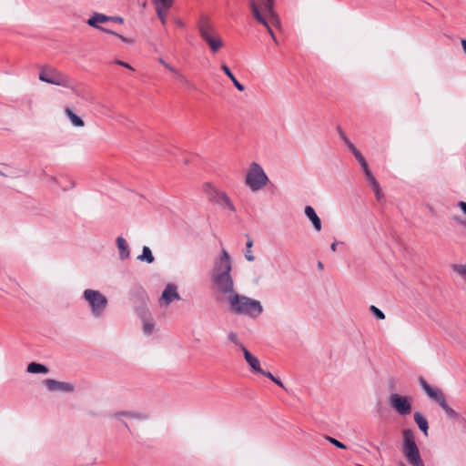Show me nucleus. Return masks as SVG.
I'll list each match as a JSON object with an SVG mask.
<instances>
[{
  "label": "nucleus",
  "mask_w": 466,
  "mask_h": 466,
  "mask_svg": "<svg viewBox=\"0 0 466 466\" xmlns=\"http://www.w3.org/2000/svg\"><path fill=\"white\" fill-rule=\"evenodd\" d=\"M461 46H462L463 51L466 53V40H464V39L461 40Z\"/></svg>",
  "instance_id": "nucleus-47"
},
{
  "label": "nucleus",
  "mask_w": 466,
  "mask_h": 466,
  "mask_svg": "<svg viewBox=\"0 0 466 466\" xmlns=\"http://www.w3.org/2000/svg\"><path fill=\"white\" fill-rule=\"evenodd\" d=\"M166 68L173 74L174 77L180 72L178 69H177L176 67L172 66L171 65H166Z\"/></svg>",
  "instance_id": "nucleus-39"
},
{
  "label": "nucleus",
  "mask_w": 466,
  "mask_h": 466,
  "mask_svg": "<svg viewBox=\"0 0 466 466\" xmlns=\"http://www.w3.org/2000/svg\"><path fill=\"white\" fill-rule=\"evenodd\" d=\"M268 183V177L262 167L257 162H252L246 174L245 185L252 192H258L267 186Z\"/></svg>",
  "instance_id": "nucleus-5"
},
{
  "label": "nucleus",
  "mask_w": 466,
  "mask_h": 466,
  "mask_svg": "<svg viewBox=\"0 0 466 466\" xmlns=\"http://www.w3.org/2000/svg\"><path fill=\"white\" fill-rule=\"evenodd\" d=\"M177 25L178 26H183V25H182V23H181V21H180V20H178V21L177 22Z\"/></svg>",
  "instance_id": "nucleus-49"
},
{
  "label": "nucleus",
  "mask_w": 466,
  "mask_h": 466,
  "mask_svg": "<svg viewBox=\"0 0 466 466\" xmlns=\"http://www.w3.org/2000/svg\"><path fill=\"white\" fill-rule=\"evenodd\" d=\"M370 310L378 319L382 320L385 319V314L376 306H370Z\"/></svg>",
  "instance_id": "nucleus-35"
},
{
  "label": "nucleus",
  "mask_w": 466,
  "mask_h": 466,
  "mask_svg": "<svg viewBox=\"0 0 466 466\" xmlns=\"http://www.w3.org/2000/svg\"><path fill=\"white\" fill-rule=\"evenodd\" d=\"M420 385L427 393V395L435 400L440 406L441 403L446 401L445 396L442 391L438 388H432L423 378L420 379Z\"/></svg>",
  "instance_id": "nucleus-11"
},
{
  "label": "nucleus",
  "mask_w": 466,
  "mask_h": 466,
  "mask_svg": "<svg viewBox=\"0 0 466 466\" xmlns=\"http://www.w3.org/2000/svg\"><path fill=\"white\" fill-rule=\"evenodd\" d=\"M274 383H276L278 386L285 389V386L284 384L282 383V381L279 379V378H275L273 380H272Z\"/></svg>",
  "instance_id": "nucleus-44"
},
{
  "label": "nucleus",
  "mask_w": 466,
  "mask_h": 466,
  "mask_svg": "<svg viewBox=\"0 0 466 466\" xmlns=\"http://www.w3.org/2000/svg\"><path fill=\"white\" fill-rule=\"evenodd\" d=\"M223 210L229 211L232 213L236 212V207L229 198V197L224 192V194H220V198L218 202H216Z\"/></svg>",
  "instance_id": "nucleus-20"
},
{
  "label": "nucleus",
  "mask_w": 466,
  "mask_h": 466,
  "mask_svg": "<svg viewBox=\"0 0 466 466\" xmlns=\"http://www.w3.org/2000/svg\"><path fill=\"white\" fill-rule=\"evenodd\" d=\"M318 268H319V269H322V268H323V264H322V262H320V261H319V262H318Z\"/></svg>",
  "instance_id": "nucleus-48"
},
{
  "label": "nucleus",
  "mask_w": 466,
  "mask_h": 466,
  "mask_svg": "<svg viewBox=\"0 0 466 466\" xmlns=\"http://www.w3.org/2000/svg\"><path fill=\"white\" fill-rule=\"evenodd\" d=\"M198 29H211L213 26L211 18L207 14H200L197 20Z\"/></svg>",
  "instance_id": "nucleus-26"
},
{
  "label": "nucleus",
  "mask_w": 466,
  "mask_h": 466,
  "mask_svg": "<svg viewBox=\"0 0 466 466\" xmlns=\"http://www.w3.org/2000/svg\"><path fill=\"white\" fill-rule=\"evenodd\" d=\"M158 62L166 67V65H168L162 57L158 58Z\"/></svg>",
  "instance_id": "nucleus-46"
},
{
  "label": "nucleus",
  "mask_w": 466,
  "mask_h": 466,
  "mask_svg": "<svg viewBox=\"0 0 466 466\" xmlns=\"http://www.w3.org/2000/svg\"><path fill=\"white\" fill-rule=\"evenodd\" d=\"M305 216L310 220L314 229L319 232L322 228L321 220L317 215L315 209L311 206H306L304 208Z\"/></svg>",
  "instance_id": "nucleus-16"
},
{
  "label": "nucleus",
  "mask_w": 466,
  "mask_h": 466,
  "mask_svg": "<svg viewBox=\"0 0 466 466\" xmlns=\"http://www.w3.org/2000/svg\"><path fill=\"white\" fill-rule=\"evenodd\" d=\"M26 371L32 374H46L48 368L41 363L31 362L27 365Z\"/></svg>",
  "instance_id": "nucleus-25"
},
{
  "label": "nucleus",
  "mask_w": 466,
  "mask_h": 466,
  "mask_svg": "<svg viewBox=\"0 0 466 466\" xmlns=\"http://www.w3.org/2000/svg\"><path fill=\"white\" fill-rule=\"evenodd\" d=\"M152 2L162 25H166L167 15L173 6L174 0H152Z\"/></svg>",
  "instance_id": "nucleus-12"
},
{
  "label": "nucleus",
  "mask_w": 466,
  "mask_h": 466,
  "mask_svg": "<svg viewBox=\"0 0 466 466\" xmlns=\"http://www.w3.org/2000/svg\"><path fill=\"white\" fill-rule=\"evenodd\" d=\"M202 190L208 197V200L213 203L218 201L220 194H224L223 191L219 190L218 188H217L215 186L208 182L203 184Z\"/></svg>",
  "instance_id": "nucleus-14"
},
{
  "label": "nucleus",
  "mask_w": 466,
  "mask_h": 466,
  "mask_svg": "<svg viewBox=\"0 0 466 466\" xmlns=\"http://www.w3.org/2000/svg\"><path fill=\"white\" fill-rule=\"evenodd\" d=\"M0 176L5 177V175L0 171Z\"/></svg>",
  "instance_id": "nucleus-50"
},
{
  "label": "nucleus",
  "mask_w": 466,
  "mask_h": 466,
  "mask_svg": "<svg viewBox=\"0 0 466 466\" xmlns=\"http://www.w3.org/2000/svg\"><path fill=\"white\" fill-rule=\"evenodd\" d=\"M101 113L106 115V116H113L111 109L108 106H102Z\"/></svg>",
  "instance_id": "nucleus-42"
},
{
  "label": "nucleus",
  "mask_w": 466,
  "mask_h": 466,
  "mask_svg": "<svg viewBox=\"0 0 466 466\" xmlns=\"http://www.w3.org/2000/svg\"><path fill=\"white\" fill-rule=\"evenodd\" d=\"M452 269L466 282V264H455L452 266Z\"/></svg>",
  "instance_id": "nucleus-33"
},
{
  "label": "nucleus",
  "mask_w": 466,
  "mask_h": 466,
  "mask_svg": "<svg viewBox=\"0 0 466 466\" xmlns=\"http://www.w3.org/2000/svg\"><path fill=\"white\" fill-rule=\"evenodd\" d=\"M112 33L116 37L119 38L125 45H133L137 41V35L131 34L130 32L127 33H118L117 31H109Z\"/></svg>",
  "instance_id": "nucleus-23"
},
{
  "label": "nucleus",
  "mask_w": 466,
  "mask_h": 466,
  "mask_svg": "<svg viewBox=\"0 0 466 466\" xmlns=\"http://www.w3.org/2000/svg\"><path fill=\"white\" fill-rule=\"evenodd\" d=\"M441 407L442 408V410L445 411V413L447 414V416L449 418H451V419H457L459 418V413L456 412L453 409H451L447 401H444L443 403H441Z\"/></svg>",
  "instance_id": "nucleus-31"
},
{
  "label": "nucleus",
  "mask_w": 466,
  "mask_h": 466,
  "mask_svg": "<svg viewBox=\"0 0 466 466\" xmlns=\"http://www.w3.org/2000/svg\"><path fill=\"white\" fill-rule=\"evenodd\" d=\"M118 249V257L121 260H126L130 257V248L127 241L123 237H117L116 239Z\"/></svg>",
  "instance_id": "nucleus-17"
},
{
  "label": "nucleus",
  "mask_w": 466,
  "mask_h": 466,
  "mask_svg": "<svg viewBox=\"0 0 466 466\" xmlns=\"http://www.w3.org/2000/svg\"><path fill=\"white\" fill-rule=\"evenodd\" d=\"M227 337L230 342L238 347L242 351L243 348H246L244 344L239 340L238 336L236 332L230 331L228 333Z\"/></svg>",
  "instance_id": "nucleus-30"
},
{
  "label": "nucleus",
  "mask_w": 466,
  "mask_h": 466,
  "mask_svg": "<svg viewBox=\"0 0 466 466\" xmlns=\"http://www.w3.org/2000/svg\"><path fill=\"white\" fill-rule=\"evenodd\" d=\"M337 245L338 243L337 242H333L331 245H330V249L335 252L337 250Z\"/></svg>",
  "instance_id": "nucleus-45"
},
{
  "label": "nucleus",
  "mask_w": 466,
  "mask_h": 466,
  "mask_svg": "<svg viewBox=\"0 0 466 466\" xmlns=\"http://www.w3.org/2000/svg\"><path fill=\"white\" fill-rule=\"evenodd\" d=\"M44 385L49 391H61V392H72L74 386L66 381H58L53 379H47L44 380Z\"/></svg>",
  "instance_id": "nucleus-13"
},
{
  "label": "nucleus",
  "mask_w": 466,
  "mask_h": 466,
  "mask_svg": "<svg viewBox=\"0 0 466 466\" xmlns=\"http://www.w3.org/2000/svg\"><path fill=\"white\" fill-rule=\"evenodd\" d=\"M181 299V297L177 291V286L173 283H168L166 285L160 298L159 303L161 306L167 307L174 301H178Z\"/></svg>",
  "instance_id": "nucleus-8"
},
{
  "label": "nucleus",
  "mask_w": 466,
  "mask_h": 466,
  "mask_svg": "<svg viewBox=\"0 0 466 466\" xmlns=\"http://www.w3.org/2000/svg\"><path fill=\"white\" fill-rule=\"evenodd\" d=\"M109 19L110 18H109L108 15H103V14H99V13H94L87 19L86 24L89 26L94 27L95 29H102L101 27L98 26V25L109 22Z\"/></svg>",
  "instance_id": "nucleus-19"
},
{
  "label": "nucleus",
  "mask_w": 466,
  "mask_h": 466,
  "mask_svg": "<svg viewBox=\"0 0 466 466\" xmlns=\"http://www.w3.org/2000/svg\"><path fill=\"white\" fill-rule=\"evenodd\" d=\"M65 114L68 117L71 125L75 127H83L85 126V122L83 119L76 116L70 107L65 108Z\"/></svg>",
  "instance_id": "nucleus-21"
},
{
  "label": "nucleus",
  "mask_w": 466,
  "mask_h": 466,
  "mask_svg": "<svg viewBox=\"0 0 466 466\" xmlns=\"http://www.w3.org/2000/svg\"><path fill=\"white\" fill-rule=\"evenodd\" d=\"M83 298L87 303L91 315L94 318H101L108 305L106 297L99 290L86 289L83 292Z\"/></svg>",
  "instance_id": "nucleus-4"
},
{
  "label": "nucleus",
  "mask_w": 466,
  "mask_h": 466,
  "mask_svg": "<svg viewBox=\"0 0 466 466\" xmlns=\"http://www.w3.org/2000/svg\"><path fill=\"white\" fill-rule=\"evenodd\" d=\"M268 32L270 37L272 38V40L274 41V43L277 46L280 45L281 40L276 35L275 31H268Z\"/></svg>",
  "instance_id": "nucleus-38"
},
{
  "label": "nucleus",
  "mask_w": 466,
  "mask_h": 466,
  "mask_svg": "<svg viewBox=\"0 0 466 466\" xmlns=\"http://www.w3.org/2000/svg\"><path fill=\"white\" fill-rule=\"evenodd\" d=\"M403 452L408 462L412 466H424L411 430L403 431Z\"/></svg>",
  "instance_id": "nucleus-6"
},
{
  "label": "nucleus",
  "mask_w": 466,
  "mask_h": 466,
  "mask_svg": "<svg viewBox=\"0 0 466 466\" xmlns=\"http://www.w3.org/2000/svg\"><path fill=\"white\" fill-rule=\"evenodd\" d=\"M116 65L118 66H124L126 68H128L130 70H134V68L127 63L124 62V61H121V60H116L115 62Z\"/></svg>",
  "instance_id": "nucleus-41"
},
{
  "label": "nucleus",
  "mask_w": 466,
  "mask_h": 466,
  "mask_svg": "<svg viewBox=\"0 0 466 466\" xmlns=\"http://www.w3.org/2000/svg\"><path fill=\"white\" fill-rule=\"evenodd\" d=\"M243 355H244V358H245V360L247 361L250 370L254 373H259L261 371V367H260V362L259 360H258V358H256L255 356H253L248 350L247 348H243Z\"/></svg>",
  "instance_id": "nucleus-15"
},
{
  "label": "nucleus",
  "mask_w": 466,
  "mask_h": 466,
  "mask_svg": "<svg viewBox=\"0 0 466 466\" xmlns=\"http://www.w3.org/2000/svg\"><path fill=\"white\" fill-rule=\"evenodd\" d=\"M338 134L339 138L346 144L349 150L351 151V153L354 155L357 160H360L362 162V155L360 152L359 149L350 141V139L347 137L346 134L342 130L340 127H338L337 128Z\"/></svg>",
  "instance_id": "nucleus-18"
},
{
  "label": "nucleus",
  "mask_w": 466,
  "mask_h": 466,
  "mask_svg": "<svg viewBox=\"0 0 466 466\" xmlns=\"http://www.w3.org/2000/svg\"><path fill=\"white\" fill-rule=\"evenodd\" d=\"M358 161H359L360 165L361 166V170L364 171V174H365L367 179L370 181V183L372 186V189L375 193L377 200L380 201L383 198V194L381 192L380 184L378 183V181L376 180V178L374 177V176L369 169V167H368V164H367L365 158L362 157V162L360 160H358Z\"/></svg>",
  "instance_id": "nucleus-10"
},
{
  "label": "nucleus",
  "mask_w": 466,
  "mask_h": 466,
  "mask_svg": "<svg viewBox=\"0 0 466 466\" xmlns=\"http://www.w3.org/2000/svg\"><path fill=\"white\" fill-rule=\"evenodd\" d=\"M414 420L424 435L428 436L429 423L427 419L420 412H415Z\"/></svg>",
  "instance_id": "nucleus-24"
},
{
  "label": "nucleus",
  "mask_w": 466,
  "mask_h": 466,
  "mask_svg": "<svg viewBox=\"0 0 466 466\" xmlns=\"http://www.w3.org/2000/svg\"><path fill=\"white\" fill-rule=\"evenodd\" d=\"M38 78L42 82L70 89L74 93L77 91L76 81L54 67H43L39 72Z\"/></svg>",
  "instance_id": "nucleus-3"
},
{
  "label": "nucleus",
  "mask_w": 466,
  "mask_h": 466,
  "mask_svg": "<svg viewBox=\"0 0 466 466\" xmlns=\"http://www.w3.org/2000/svg\"><path fill=\"white\" fill-rule=\"evenodd\" d=\"M137 259L140 261L147 262L148 264H151L155 261V258L152 254V251L147 246L143 247L142 253L137 257Z\"/></svg>",
  "instance_id": "nucleus-28"
},
{
  "label": "nucleus",
  "mask_w": 466,
  "mask_h": 466,
  "mask_svg": "<svg viewBox=\"0 0 466 466\" xmlns=\"http://www.w3.org/2000/svg\"><path fill=\"white\" fill-rule=\"evenodd\" d=\"M200 36L213 53H217L224 46L223 39L215 31H200Z\"/></svg>",
  "instance_id": "nucleus-9"
},
{
  "label": "nucleus",
  "mask_w": 466,
  "mask_h": 466,
  "mask_svg": "<svg viewBox=\"0 0 466 466\" xmlns=\"http://www.w3.org/2000/svg\"><path fill=\"white\" fill-rule=\"evenodd\" d=\"M459 208L461 209V211L466 214V202L460 201L458 204Z\"/></svg>",
  "instance_id": "nucleus-43"
},
{
  "label": "nucleus",
  "mask_w": 466,
  "mask_h": 466,
  "mask_svg": "<svg viewBox=\"0 0 466 466\" xmlns=\"http://www.w3.org/2000/svg\"><path fill=\"white\" fill-rule=\"evenodd\" d=\"M258 374L263 375V376L268 378L270 380H273L276 378L271 372L265 371L263 370H261V371Z\"/></svg>",
  "instance_id": "nucleus-40"
},
{
  "label": "nucleus",
  "mask_w": 466,
  "mask_h": 466,
  "mask_svg": "<svg viewBox=\"0 0 466 466\" xmlns=\"http://www.w3.org/2000/svg\"><path fill=\"white\" fill-rule=\"evenodd\" d=\"M274 0H250L249 6L254 17L267 29L279 28L280 21L273 11Z\"/></svg>",
  "instance_id": "nucleus-2"
},
{
  "label": "nucleus",
  "mask_w": 466,
  "mask_h": 466,
  "mask_svg": "<svg viewBox=\"0 0 466 466\" xmlns=\"http://www.w3.org/2000/svg\"><path fill=\"white\" fill-rule=\"evenodd\" d=\"M232 258L225 248L215 258L210 270V280L217 292L227 295L229 309L237 315L256 319L263 312L259 300L239 295L235 290V282L231 275Z\"/></svg>",
  "instance_id": "nucleus-1"
},
{
  "label": "nucleus",
  "mask_w": 466,
  "mask_h": 466,
  "mask_svg": "<svg viewBox=\"0 0 466 466\" xmlns=\"http://www.w3.org/2000/svg\"><path fill=\"white\" fill-rule=\"evenodd\" d=\"M175 79L177 83L184 87H190L192 86L191 82L184 76L181 72H179L176 76Z\"/></svg>",
  "instance_id": "nucleus-32"
},
{
  "label": "nucleus",
  "mask_w": 466,
  "mask_h": 466,
  "mask_svg": "<svg viewBox=\"0 0 466 466\" xmlns=\"http://www.w3.org/2000/svg\"><path fill=\"white\" fill-rule=\"evenodd\" d=\"M253 245V240L248 238L247 244H246V248H247V252L245 254V258L248 261H253L255 259V257L251 254V247Z\"/></svg>",
  "instance_id": "nucleus-34"
},
{
  "label": "nucleus",
  "mask_w": 466,
  "mask_h": 466,
  "mask_svg": "<svg viewBox=\"0 0 466 466\" xmlns=\"http://www.w3.org/2000/svg\"><path fill=\"white\" fill-rule=\"evenodd\" d=\"M390 404L399 415L405 416L411 411V399L408 396L392 393L390 397Z\"/></svg>",
  "instance_id": "nucleus-7"
},
{
  "label": "nucleus",
  "mask_w": 466,
  "mask_h": 466,
  "mask_svg": "<svg viewBox=\"0 0 466 466\" xmlns=\"http://www.w3.org/2000/svg\"><path fill=\"white\" fill-rule=\"evenodd\" d=\"M326 440L331 443L332 445H334L335 447L339 448V449H346V445L342 442H340L339 441H338L337 439L333 438V437H329V436H326Z\"/></svg>",
  "instance_id": "nucleus-36"
},
{
  "label": "nucleus",
  "mask_w": 466,
  "mask_h": 466,
  "mask_svg": "<svg viewBox=\"0 0 466 466\" xmlns=\"http://www.w3.org/2000/svg\"><path fill=\"white\" fill-rule=\"evenodd\" d=\"M114 417L119 420H123L124 418L134 420H145L147 418L146 415L134 411H118L114 414Z\"/></svg>",
  "instance_id": "nucleus-22"
},
{
  "label": "nucleus",
  "mask_w": 466,
  "mask_h": 466,
  "mask_svg": "<svg viewBox=\"0 0 466 466\" xmlns=\"http://www.w3.org/2000/svg\"><path fill=\"white\" fill-rule=\"evenodd\" d=\"M109 22H112L114 25H122L124 19L121 16H109Z\"/></svg>",
  "instance_id": "nucleus-37"
},
{
  "label": "nucleus",
  "mask_w": 466,
  "mask_h": 466,
  "mask_svg": "<svg viewBox=\"0 0 466 466\" xmlns=\"http://www.w3.org/2000/svg\"><path fill=\"white\" fill-rule=\"evenodd\" d=\"M143 331L146 335L149 336L155 329V323L150 316L144 317L143 319Z\"/></svg>",
  "instance_id": "nucleus-29"
},
{
  "label": "nucleus",
  "mask_w": 466,
  "mask_h": 466,
  "mask_svg": "<svg viewBox=\"0 0 466 466\" xmlns=\"http://www.w3.org/2000/svg\"><path fill=\"white\" fill-rule=\"evenodd\" d=\"M221 69L224 71V73L228 76V78L232 81L233 85L235 86V87L238 90V91H244L245 89V86L240 84L237 78L235 77V76L232 74V72L230 71V69L228 68V66L227 65H222L221 66Z\"/></svg>",
  "instance_id": "nucleus-27"
}]
</instances>
